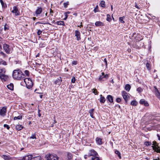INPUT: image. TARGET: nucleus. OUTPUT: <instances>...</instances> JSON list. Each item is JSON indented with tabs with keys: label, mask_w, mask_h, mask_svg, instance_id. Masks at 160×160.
<instances>
[{
	"label": "nucleus",
	"mask_w": 160,
	"mask_h": 160,
	"mask_svg": "<svg viewBox=\"0 0 160 160\" xmlns=\"http://www.w3.org/2000/svg\"><path fill=\"white\" fill-rule=\"evenodd\" d=\"M92 91L93 92L95 95H97L98 93V92L97 91V89H92Z\"/></svg>",
	"instance_id": "39"
},
{
	"label": "nucleus",
	"mask_w": 160,
	"mask_h": 160,
	"mask_svg": "<svg viewBox=\"0 0 160 160\" xmlns=\"http://www.w3.org/2000/svg\"><path fill=\"white\" fill-rule=\"evenodd\" d=\"M131 104L133 106H136L137 105V102L135 100H133L131 102Z\"/></svg>",
	"instance_id": "35"
},
{
	"label": "nucleus",
	"mask_w": 160,
	"mask_h": 160,
	"mask_svg": "<svg viewBox=\"0 0 160 160\" xmlns=\"http://www.w3.org/2000/svg\"><path fill=\"white\" fill-rule=\"evenodd\" d=\"M0 54H1V55L3 56L4 57H5V55H6L5 54L2 52H0Z\"/></svg>",
	"instance_id": "54"
},
{
	"label": "nucleus",
	"mask_w": 160,
	"mask_h": 160,
	"mask_svg": "<svg viewBox=\"0 0 160 160\" xmlns=\"http://www.w3.org/2000/svg\"><path fill=\"white\" fill-rule=\"evenodd\" d=\"M6 72V70L5 68H0V74H4Z\"/></svg>",
	"instance_id": "31"
},
{
	"label": "nucleus",
	"mask_w": 160,
	"mask_h": 160,
	"mask_svg": "<svg viewBox=\"0 0 160 160\" xmlns=\"http://www.w3.org/2000/svg\"><path fill=\"white\" fill-rule=\"evenodd\" d=\"M12 77L14 79L21 80L25 78V75L22 71L19 69L13 70L12 72Z\"/></svg>",
	"instance_id": "1"
},
{
	"label": "nucleus",
	"mask_w": 160,
	"mask_h": 160,
	"mask_svg": "<svg viewBox=\"0 0 160 160\" xmlns=\"http://www.w3.org/2000/svg\"><path fill=\"white\" fill-rule=\"evenodd\" d=\"M3 65L5 66L7 65V64L6 61L3 60L2 59H0V65Z\"/></svg>",
	"instance_id": "26"
},
{
	"label": "nucleus",
	"mask_w": 160,
	"mask_h": 160,
	"mask_svg": "<svg viewBox=\"0 0 160 160\" xmlns=\"http://www.w3.org/2000/svg\"><path fill=\"white\" fill-rule=\"evenodd\" d=\"M157 136H158V139L159 140H160V136H159V135L158 134H157Z\"/></svg>",
	"instance_id": "60"
},
{
	"label": "nucleus",
	"mask_w": 160,
	"mask_h": 160,
	"mask_svg": "<svg viewBox=\"0 0 160 160\" xmlns=\"http://www.w3.org/2000/svg\"><path fill=\"white\" fill-rule=\"evenodd\" d=\"M76 81L75 78V77H73L71 79V82H72L74 83Z\"/></svg>",
	"instance_id": "47"
},
{
	"label": "nucleus",
	"mask_w": 160,
	"mask_h": 160,
	"mask_svg": "<svg viewBox=\"0 0 160 160\" xmlns=\"http://www.w3.org/2000/svg\"><path fill=\"white\" fill-rule=\"evenodd\" d=\"M100 4L102 7L104 8L105 7V2L104 1H102Z\"/></svg>",
	"instance_id": "37"
},
{
	"label": "nucleus",
	"mask_w": 160,
	"mask_h": 160,
	"mask_svg": "<svg viewBox=\"0 0 160 160\" xmlns=\"http://www.w3.org/2000/svg\"><path fill=\"white\" fill-rule=\"evenodd\" d=\"M89 156H88V155H85L84 156V158L85 159H86L87 158V157H89Z\"/></svg>",
	"instance_id": "58"
},
{
	"label": "nucleus",
	"mask_w": 160,
	"mask_h": 160,
	"mask_svg": "<svg viewBox=\"0 0 160 160\" xmlns=\"http://www.w3.org/2000/svg\"><path fill=\"white\" fill-rule=\"evenodd\" d=\"M104 78V75H102L101 76H100L99 78V80L100 81H104L103 80V79Z\"/></svg>",
	"instance_id": "41"
},
{
	"label": "nucleus",
	"mask_w": 160,
	"mask_h": 160,
	"mask_svg": "<svg viewBox=\"0 0 160 160\" xmlns=\"http://www.w3.org/2000/svg\"><path fill=\"white\" fill-rule=\"evenodd\" d=\"M47 160H58V157L55 154H48L46 155Z\"/></svg>",
	"instance_id": "2"
},
{
	"label": "nucleus",
	"mask_w": 160,
	"mask_h": 160,
	"mask_svg": "<svg viewBox=\"0 0 160 160\" xmlns=\"http://www.w3.org/2000/svg\"><path fill=\"white\" fill-rule=\"evenodd\" d=\"M124 17H120L119 18V21H120L121 23H124L125 22L124 21H123V19L124 18Z\"/></svg>",
	"instance_id": "33"
},
{
	"label": "nucleus",
	"mask_w": 160,
	"mask_h": 160,
	"mask_svg": "<svg viewBox=\"0 0 160 160\" xmlns=\"http://www.w3.org/2000/svg\"><path fill=\"white\" fill-rule=\"evenodd\" d=\"M37 23L42 24H45V23H43L42 22H37L36 23V24H37Z\"/></svg>",
	"instance_id": "57"
},
{
	"label": "nucleus",
	"mask_w": 160,
	"mask_h": 160,
	"mask_svg": "<svg viewBox=\"0 0 160 160\" xmlns=\"http://www.w3.org/2000/svg\"><path fill=\"white\" fill-rule=\"evenodd\" d=\"M1 157L5 160H9L10 159V157L8 156L3 155H1Z\"/></svg>",
	"instance_id": "22"
},
{
	"label": "nucleus",
	"mask_w": 160,
	"mask_h": 160,
	"mask_svg": "<svg viewBox=\"0 0 160 160\" xmlns=\"http://www.w3.org/2000/svg\"><path fill=\"white\" fill-rule=\"evenodd\" d=\"M42 31H40V30H38L37 32V34L38 35H40V34L41 33Z\"/></svg>",
	"instance_id": "53"
},
{
	"label": "nucleus",
	"mask_w": 160,
	"mask_h": 160,
	"mask_svg": "<svg viewBox=\"0 0 160 160\" xmlns=\"http://www.w3.org/2000/svg\"><path fill=\"white\" fill-rule=\"evenodd\" d=\"M77 61H73L72 62V65H76L77 64Z\"/></svg>",
	"instance_id": "51"
},
{
	"label": "nucleus",
	"mask_w": 160,
	"mask_h": 160,
	"mask_svg": "<svg viewBox=\"0 0 160 160\" xmlns=\"http://www.w3.org/2000/svg\"><path fill=\"white\" fill-rule=\"evenodd\" d=\"M152 149L157 153H160V147L156 142H153Z\"/></svg>",
	"instance_id": "4"
},
{
	"label": "nucleus",
	"mask_w": 160,
	"mask_h": 160,
	"mask_svg": "<svg viewBox=\"0 0 160 160\" xmlns=\"http://www.w3.org/2000/svg\"><path fill=\"white\" fill-rule=\"evenodd\" d=\"M97 156L92 157L91 158L92 160H102L101 158L98 157Z\"/></svg>",
	"instance_id": "28"
},
{
	"label": "nucleus",
	"mask_w": 160,
	"mask_h": 160,
	"mask_svg": "<svg viewBox=\"0 0 160 160\" xmlns=\"http://www.w3.org/2000/svg\"><path fill=\"white\" fill-rule=\"evenodd\" d=\"M8 26L6 24L4 26V29L5 31L8 30Z\"/></svg>",
	"instance_id": "48"
},
{
	"label": "nucleus",
	"mask_w": 160,
	"mask_h": 160,
	"mask_svg": "<svg viewBox=\"0 0 160 160\" xmlns=\"http://www.w3.org/2000/svg\"><path fill=\"white\" fill-rule=\"evenodd\" d=\"M62 81L61 78L59 77V78H57L55 81V83L56 84L59 85L61 84V82Z\"/></svg>",
	"instance_id": "17"
},
{
	"label": "nucleus",
	"mask_w": 160,
	"mask_h": 160,
	"mask_svg": "<svg viewBox=\"0 0 160 160\" xmlns=\"http://www.w3.org/2000/svg\"><path fill=\"white\" fill-rule=\"evenodd\" d=\"M155 90V93L157 97L160 100V93L159 92L158 89L156 86L154 87Z\"/></svg>",
	"instance_id": "15"
},
{
	"label": "nucleus",
	"mask_w": 160,
	"mask_h": 160,
	"mask_svg": "<svg viewBox=\"0 0 160 160\" xmlns=\"http://www.w3.org/2000/svg\"><path fill=\"white\" fill-rule=\"evenodd\" d=\"M7 111V108L6 107H3L0 110V115L2 117H4L6 115Z\"/></svg>",
	"instance_id": "7"
},
{
	"label": "nucleus",
	"mask_w": 160,
	"mask_h": 160,
	"mask_svg": "<svg viewBox=\"0 0 160 160\" xmlns=\"http://www.w3.org/2000/svg\"><path fill=\"white\" fill-rule=\"evenodd\" d=\"M131 86L129 84H127L126 85L125 89L128 92H129L131 88Z\"/></svg>",
	"instance_id": "24"
},
{
	"label": "nucleus",
	"mask_w": 160,
	"mask_h": 160,
	"mask_svg": "<svg viewBox=\"0 0 160 160\" xmlns=\"http://www.w3.org/2000/svg\"><path fill=\"white\" fill-rule=\"evenodd\" d=\"M122 95L123 99L127 103L128 99L129 98V97L128 95V93L125 91H123L122 92Z\"/></svg>",
	"instance_id": "6"
},
{
	"label": "nucleus",
	"mask_w": 160,
	"mask_h": 160,
	"mask_svg": "<svg viewBox=\"0 0 160 160\" xmlns=\"http://www.w3.org/2000/svg\"><path fill=\"white\" fill-rule=\"evenodd\" d=\"M104 62L105 63V65L106 67L107 66V62L106 59L105 58L104 59Z\"/></svg>",
	"instance_id": "55"
},
{
	"label": "nucleus",
	"mask_w": 160,
	"mask_h": 160,
	"mask_svg": "<svg viewBox=\"0 0 160 160\" xmlns=\"http://www.w3.org/2000/svg\"><path fill=\"white\" fill-rule=\"evenodd\" d=\"M30 138L31 139H36V136L35 133H34L32 134L31 137H30Z\"/></svg>",
	"instance_id": "43"
},
{
	"label": "nucleus",
	"mask_w": 160,
	"mask_h": 160,
	"mask_svg": "<svg viewBox=\"0 0 160 160\" xmlns=\"http://www.w3.org/2000/svg\"><path fill=\"white\" fill-rule=\"evenodd\" d=\"M137 91L138 93H140L142 91L143 89L142 88L139 87L137 89Z\"/></svg>",
	"instance_id": "38"
},
{
	"label": "nucleus",
	"mask_w": 160,
	"mask_h": 160,
	"mask_svg": "<svg viewBox=\"0 0 160 160\" xmlns=\"http://www.w3.org/2000/svg\"><path fill=\"white\" fill-rule=\"evenodd\" d=\"M98 153L93 149H91L89 151L88 153V156L93 157L98 156Z\"/></svg>",
	"instance_id": "8"
},
{
	"label": "nucleus",
	"mask_w": 160,
	"mask_h": 160,
	"mask_svg": "<svg viewBox=\"0 0 160 160\" xmlns=\"http://www.w3.org/2000/svg\"><path fill=\"white\" fill-rule=\"evenodd\" d=\"M116 101L118 102H120L121 101V99L119 98H117L116 99Z\"/></svg>",
	"instance_id": "49"
},
{
	"label": "nucleus",
	"mask_w": 160,
	"mask_h": 160,
	"mask_svg": "<svg viewBox=\"0 0 160 160\" xmlns=\"http://www.w3.org/2000/svg\"><path fill=\"white\" fill-rule=\"evenodd\" d=\"M58 25L65 26L64 23L63 21H58L55 22Z\"/></svg>",
	"instance_id": "21"
},
{
	"label": "nucleus",
	"mask_w": 160,
	"mask_h": 160,
	"mask_svg": "<svg viewBox=\"0 0 160 160\" xmlns=\"http://www.w3.org/2000/svg\"><path fill=\"white\" fill-rule=\"evenodd\" d=\"M12 12L15 13L16 16H18L20 15V12L16 6H14L13 7V10L11 11Z\"/></svg>",
	"instance_id": "9"
},
{
	"label": "nucleus",
	"mask_w": 160,
	"mask_h": 160,
	"mask_svg": "<svg viewBox=\"0 0 160 160\" xmlns=\"http://www.w3.org/2000/svg\"><path fill=\"white\" fill-rule=\"evenodd\" d=\"M94 111V109H90L89 110V112L90 114V115L91 117L92 118H94V117L93 116V112Z\"/></svg>",
	"instance_id": "29"
},
{
	"label": "nucleus",
	"mask_w": 160,
	"mask_h": 160,
	"mask_svg": "<svg viewBox=\"0 0 160 160\" xmlns=\"http://www.w3.org/2000/svg\"><path fill=\"white\" fill-rule=\"evenodd\" d=\"M140 103L141 104L144 105L146 106H149V104L144 99H142L140 101Z\"/></svg>",
	"instance_id": "14"
},
{
	"label": "nucleus",
	"mask_w": 160,
	"mask_h": 160,
	"mask_svg": "<svg viewBox=\"0 0 160 160\" xmlns=\"http://www.w3.org/2000/svg\"><path fill=\"white\" fill-rule=\"evenodd\" d=\"M95 25L96 26H102L104 25V23L100 21H97L95 23Z\"/></svg>",
	"instance_id": "18"
},
{
	"label": "nucleus",
	"mask_w": 160,
	"mask_h": 160,
	"mask_svg": "<svg viewBox=\"0 0 160 160\" xmlns=\"http://www.w3.org/2000/svg\"><path fill=\"white\" fill-rule=\"evenodd\" d=\"M41 110L40 109H38V116L40 117L41 116V114H40Z\"/></svg>",
	"instance_id": "52"
},
{
	"label": "nucleus",
	"mask_w": 160,
	"mask_h": 160,
	"mask_svg": "<svg viewBox=\"0 0 160 160\" xmlns=\"http://www.w3.org/2000/svg\"><path fill=\"white\" fill-rule=\"evenodd\" d=\"M24 73L26 74V75L27 76H28L29 74V72L28 70H26L24 71Z\"/></svg>",
	"instance_id": "50"
},
{
	"label": "nucleus",
	"mask_w": 160,
	"mask_h": 160,
	"mask_svg": "<svg viewBox=\"0 0 160 160\" xmlns=\"http://www.w3.org/2000/svg\"><path fill=\"white\" fill-rule=\"evenodd\" d=\"M135 7L138 8V9H140V7H139L137 5V4L136 3V4H135Z\"/></svg>",
	"instance_id": "56"
},
{
	"label": "nucleus",
	"mask_w": 160,
	"mask_h": 160,
	"mask_svg": "<svg viewBox=\"0 0 160 160\" xmlns=\"http://www.w3.org/2000/svg\"><path fill=\"white\" fill-rule=\"evenodd\" d=\"M100 102L101 103H104L106 101V99L105 97L102 96V95H100Z\"/></svg>",
	"instance_id": "19"
},
{
	"label": "nucleus",
	"mask_w": 160,
	"mask_h": 160,
	"mask_svg": "<svg viewBox=\"0 0 160 160\" xmlns=\"http://www.w3.org/2000/svg\"><path fill=\"white\" fill-rule=\"evenodd\" d=\"M15 128L18 131L21 130L23 128L22 126L20 124H17L16 125Z\"/></svg>",
	"instance_id": "20"
},
{
	"label": "nucleus",
	"mask_w": 160,
	"mask_h": 160,
	"mask_svg": "<svg viewBox=\"0 0 160 160\" xmlns=\"http://www.w3.org/2000/svg\"><path fill=\"white\" fill-rule=\"evenodd\" d=\"M42 12V8L41 7L38 8L35 11L36 16L37 17Z\"/></svg>",
	"instance_id": "13"
},
{
	"label": "nucleus",
	"mask_w": 160,
	"mask_h": 160,
	"mask_svg": "<svg viewBox=\"0 0 160 160\" xmlns=\"http://www.w3.org/2000/svg\"><path fill=\"white\" fill-rule=\"evenodd\" d=\"M83 26L82 24L80 25L79 26H78V27H79L80 28H81Z\"/></svg>",
	"instance_id": "63"
},
{
	"label": "nucleus",
	"mask_w": 160,
	"mask_h": 160,
	"mask_svg": "<svg viewBox=\"0 0 160 160\" xmlns=\"http://www.w3.org/2000/svg\"><path fill=\"white\" fill-rule=\"evenodd\" d=\"M97 142L99 145H101L102 144V139L100 138H97L96 139Z\"/></svg>",
	"instance_id": "25"
},
{
	"label": "nucleus",
	"mask_w": 160,
	"mask_h": 160,
	"mask_svg": "<svg viewBox=\"0 0 160 160\" xmlns=\"http://www.w3.org/2000/svg\"><path fill=\"white\" fill-rule=\"evenodd\" d=\"M24 81L28 88L30 89L32 87V82L31 79L29 78H25L24 79Z\"/></svg>",
	"instance_id": "3"
},
{
	"label": "nucleus",
	"mask_w": 160,
	"mask_h": 160,
	"mask_svg": "<svg viewBox=\"0 0 160 160\" xmlns=\"http://www.w3.org/2000/svg\"><path fill=\"white\" fill-rule=\"evenodd\" d=\"M3 126L4 128H6L7 129H8V130H9L10 128V127L9 126V125H7V124H4Z\"/></svg>",
	"instance_id": "45"
},
{
	"label": "nucleus",
	"mask_w": 160,
	"mask_h": 160,
	"mask_svg": "<svg viewBox=\"0 0 160 160\" xmlns=\"http://www.w3.org/2000/svg\"><path fill=\"white\" fill-rule=\"evenodd\" d=\"M146 66L147 67V68L148 70H150V64L148 62H147L146 64Z\"/></svg>",
	"instance_id": "44"
},
{
	"label": "nucleus",
	"mask_w": 160,
	"mask_h": 160,
	"mask_svg": "<svg viewBox=\"0 0 160 160\" xmlns=\"http://www.w3.org/2000/svg\"><path fill=\"white\" fill-rule=\"evenodd\" d=\"M144 145H145L146 146H150L152 144V143L151 142H144Z\"/></svg>",
	"instance_id": "36"
},
{
	"label": "nucleus",
	"mask_w": 160,
	"mask_h": 160,
	"mask_svg": "<svg viewBox=\"0 0 160 160\" xmlns=\"http://www.w3.org/2000/svg\"><path fill=\"white\" fill-rule=\"evenodd\" d=\"M22 117L21 115H19L18 117H15L14 118V120H16L17 119H22Z\"/></svg>",
	"instance_id": "34"
},
{
	"label": "nucleus",
	"mask_w": 160,
	"mask_h": 160,
	"mask_svg": "<svg viewBox=\"0 0 160 160\" xmlns=\"http://www.w3.org/2000/svg\"><path fill=\"white\" fill-rule=\"evenodd\" d=\"M3 48L5 51L7 53L9 54L12 52L10 46L6 44H4L3 45Z\"/></svg>",
	"instance_id": "5"
},
{
	"label": "nucleus",
	"mask_w": 160,
	"mask_h": 160,
	"mask_svg": "<svg viewBox=\"0 0 160 160\" xmlns=\"http://www.w3.org/2000/svg\"><path fill=\"white\" fill-rule=\"evenodd\" d=\"M0 2H1V3L2 5L3 6V4H4V3H3L2 0H0Z\"/></svg>",
	"instance_id": "59"
},
{
	"label": "nucleus",
	"mask_w": 160,
	"mask_h": 160,
	"mask_svg": "<svg viewBox=\"0 0 160 160\" xmlns=\"http://www.w3.org/2000/svg\"><path fill=\"white\" fill-rule=\"evenodd\" d=\"M75 36L77 38V39L78 41L81 40L80 33L78 30H75Z\"/></svg>",
	"instance_id": "10"
},
{
	"label": "nucleus",
	"mask_w": 160,
	"mask_h": 160,
	"mask_svg": "<svg viewBox=\"0 0 160 160\" xmlns=\"http://www.w3.org/2000/svg\"><path fill=\"white\" fill-rule=\"evenodd\" d=\"M106 98L108 101L111 103H112L113 102V98L112 96L111 95H108L107 96Z\"/></svg>",
	"instance_id": "16"
},
{
	"label": "nucleus",
	"mask_w": 160,
	"mask_h": 160,
	"mask_svg": "<svg viewBox=\"0 0 160 160\" xmlns=\"http://www.w3.org/2000/svg\"><path fill=\"white\" fill-rule=\"evenodd\" d=\"M102 75H104V78L107 79V78H108V74H106V75H105L104 74V73L103 72H102Z\"/></svg>",
	"instance_id": "42"
},
{
	"label": "nucleus",
	"mask_w": 160,
	"mask_h": 160,
	"mask_svg": "<svg viewBox=\"0 0 160 160\" xmlns=\"http://www.w3.org/2000/svg\"><path fill=\"white\" fill-rule=\"evenodd\" d=\"M67 17H68V15H66V17H65V18L64 19V20H66V19H67Z\"/></svg>",
	"instance_id": "61"
},
{
	"label": "nucleus",
	"mask_w": 160,
	"mask_h": 160,
	"mask_svg": "<svg viewBox=\"0 0 160 160\" xmlns=\"http://www.w3.org/2000/svg\"><path fill=\"white\" fill-rule=\"evenodd\" d=\"M115 153L118 155V156L119 158L120 159L121 158V154L120 152L118 150H116L115 152Z\"/></svg>",
	"instance_id": "32"
},
{
	"label": "nucleus",
	"mask_w": 160,
	"mask_h": 160,
	"mask_svg": "<svg viewBox=\"0 0 160 160\" xmlns=\"http://www.w3.org/2000/svg\"><path fill=\"white\" fill-rule=\"evenodd\" d=\"M0 78L2 81H5L8 80V76L4 74H0Z\"/></svg>",
	"instance_id": "11"
},
{
	"label": "nucleus",
	"mask_w": 160,
	"mask_h": 160,
	"mask_svg": "<svg viewBox=\"0 0 160 160\" xmlns=\"http://www.w3.org/2000/svg\"><path fill=\"white\" fill-rule=\"evenodd\" d=\"M32 160H41V158L40 156H38L32 158Z\"/></svg>",
	"instance_id": "30"
},
{
	"label": "nucleus",
	"mask_w": 160,
	"mask_h": 160,
	"mask_svg": "<svg viewBox=\"0 0 160 160\" xmlns=\"http://www.w3.org/2000/svg\"><path fill=\"white\" fill-rule=\"evenodd\" d=\"M67 157L68 160H71L72 158V154L70 152H68L67 155Z\"/></svg>",
	"instance_id": "23"
},
{
	"label": "nucleus",
	"mask_w": 160,
	"mask_h": 160,
	"mask_svg": "<svg viewBox=\"0 0 160 160\" xmlns=\"http://www.w3.org/2000/svg\"><path fill=\"white\" fill-rule=\"evenodd\" d=\"M111 19L110 18V16L109 14L107 15V20L108 21H110Z\"/></svg>",
	"instance_id": "40"
},
{
	"label": "nucleus",
	"mask_w": 160,
	"mask_h": 160,
	"mask_svg": "<svg viewBox=\"0 0 160 160\" xmlns=\"http://www.w3.org/2000/svg\"><path fill=\"white\" fill-rule=\"evenodd\" d=\"M7 88L11 90H13V85L12 83H10L7 86Z\"/></svg>",
	"instance_id": "27"
},
{
	"label": "nucleus",
	"mask_w": 160,
	"mask_h": 160,
	"mask_svg": "<svg viewBox=\"0 0 160 160\" xmlns=\"http://www.w3.org/2000/svg\"><path fill=\"white\" fill-rule=\"evenodd\" d=\"M68 2H64L63 3V5L64 7L66 8L68 7Z\"/></svg>",
	"instance_id": "46"
},
{
	"label": "nucleus",
	"mask_w": 160,
	"mask_h": 160,
	"mask_svg": "<svg viewBox=\"0 0 160 160\" xmlns=\"http://www.w3.org/2000/svg\"><path fill=\"white\" fill-rule=\"evenodd\" d=\"M42 95H40V97L41 98H42Z\"/></svg>",
	"instance_id": "64"
},
{
	"label": "nucleus",
	"mask_w": 160,
	"mask_h": 160,
	"mask_svg": "<svg viewBox=\"0 0 160 160\" xmlns=\"http://www.w3.org/2000/svg\"><path fill=\"white\" fill-rule=\"evenodd\" d=\"M32 155H29L23 157L21 160H32Z\"/></svg>",
	"instance_id": "12"
},
{
	"label": "nucleus",
	"mask_w": 160,
	"mask_h": 160,
	"mask_svg": "<svg viewBox=\"0 0 160 160\" xmlns=\"http://www.w3.org/2000/svg\"><path fill=\"white\" fill-rule=\"evenodd\" d=\"M53 13V11L51 9H50V13Z\"/></svg>",
	"instance_id": "62"
}]
</instances>
